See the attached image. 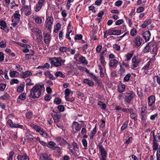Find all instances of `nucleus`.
<instances>
[{
    "instance_id": "1",
    "label": "nucleus",
    "mask_w": 160,
    "mask_h": 160,
    "mask_svg": "<svg viewBox=\"0 0 160 160\" xmlns=\"http://www.w3.org/2000/svg\"><path fill=\"white\" fill-rule=\"evenodd\" d=\"M44 84L37 83L30 91L31 97L33 99L38 98L41 94L43 89H44Z\"/></svg>"
},
{
    "instance_id": "2",
    "label": "nucleus",
    "mask_w": 160,
    "mask_h": 160,
    "mask_svg": "<svg viewBox=\"0 0 160 160\" xmlns=\"http://www.w3.org/2000/svg\"><path fill=\"white\" fill-rule=\"evenodd\" d=\"M31 35L33 38L38 42H41L42 38L41 31L37 28H34L32 29Z\"/></svg>"
},
{
    "instance_id": "3",
    "label": "nucleus",
    "mask_w": 160,
    "mask_h": 160,
    "mask_svg": "<svg viewBox=\"0 0 160 160\" xmlns=\"http://www.w3.org/2000/svg\"><path fill=\"white\" fill-rule=\"evenodd\" d=\"M50 63L55 67L61 66L65 62V60L62 59L61 57H53L49 59Z\"/></svg>"
},
{
    "instance_id": "4",
    "label": "nucleus",
    "mask_w": 160,
    "mask_h": 160,
    "mask_svg": "<svg viewBox=\"0 0 160 160\" xmlns=\"http://www.w3.org/2000/svg\"><path fill=\"white\" fill-rule=\"evenodd\" d=\"M30 126L32 128L35 130L36 132L39 133L40 135L43 137L46 138L48 136V134L45 130L40 127L32 123L30 124Z\"/></svg>"
},
{
    "instance_id": "5",
    "label": "nucleus",
    "mask_w": 160,
    "mask_h": 160,
    "mask_svg": "<svg viewBox=\"0 0 160 160\" xmlns=\"http://www.w3.org/2000/svg\"><path fill=\"white\" fill-rule=\"evenodd\" d=\"M20 16L19 11H15L12 18V23L11 24L12 26L14 27L16 26L17 23H18L20 21Z\"/></svg>"
},
{
    "instance_id": "6",
    "label": "nucleus",
    "mask_w": 160,
    "mask_h": 160,
    "mask_svg": "<svg viewBox=\"0 0 160 160\" xmlns=\"http://www.w3.org/2000/svg\"><path fill=\"white\" fill-rule=\"evenodd\" d=\"M141 62V59L137 56H134L132 59L131 65V68L132 69H135L138 66Z\"/></svg>"
},
{
    "instance_id": "7",
    "label": "nucleus",
    "mask_w": 160,
    "mask_h": 160,
    "mask_svg": "<svg viewBox=\"0 0 160 160\" xmlns=\"http://www.w3.org/2000/svg\"><path fill=\"white\" fill-rule=\"evenodd\" d=\"M148 106L150 107L148 109L150 111H153L155 110L156 108L153 104L155 103L156 99L154 95H151L148 98Z\"/></svg>"
},
{
    "instance_id": "8",
    "label": "nucleus",
    "mask_w": 160,
    "mask_h": 160,
    "mask_svg": "<svg viewBox=\"0 0 160 160\" xmlns=\"http://www.w3.org/2000/svg\"><path fill=\"white\" fill-rule=\"evenodd\" d=\"M147 105H143L141 108L140 116L141 117L142 122L144 123L146 121L147 118Z\"/></svg>"
},
{
    "instance_id": "9",
    "label": "nucleus",
    "mask_w": 160,
    "mask_h": 160,
    "mask_svg": "<svg viewBox=\"0 0 160 160\" xmlns=\"http://www.w3.org/2000/svg\"><path fill=\"white\" fill-rule=\"evenodd\" d=\"M21 11L22 13L25 14L26 16H28L30 15L31 14V6H24L22 7L21 9Z\"/></svg>"
},
{
    "instance_id": "10",
    "label": "nucleus",
    "mask_w": 160,
    "mask_h": 160,
    "mask_svg": "<svg viewBox=\"0 0 160 160\" xmlns=\"http://www.w3.org/2000/svg\"><path fill=\"white\" fill-rule=\"evenodd\" d=\"M142 42V39L139 36H137L134 38L132 44L133 46L138 47L141 45Z\"/></svg>"
},
{
    "instance_id": "11",
    "label": "nucleus",
    "mask_w": 160,
    "mask_h": 160,
    "mask_svg": "<svg viewBox=\"0 0 160 160\" xmlns=\"http://www.w3.org/2000/svg\"><path fill=\"white\" fill-rule=\"evenodd\" d=\"M134 93L132 91H127L125 96V101L128 103H129L134 97Z\"/></svg>"
},
{
    "instance_id": "12",
    "label": "nucleus",
    "mask_w": 160,
    "mask_h": 160,
    "mask_svg": "<svg viewBox=\"0 0 160 160\" xmlns=\"http://www.w3.org/2000/svg\"><path fill=\"white\" fill-rule=\"evenodd\" d=\"M98 149L100 152V154L101 157H106L107 154L106 151L105 150L102 145L99 143L98 145Z\"/></svg>"
},
{
    "instance_id": "13",
    "label": "nucleus",
    "mask_w": 160,
    "mask_h": 160,
    "mask_svg": "<svg viewBox=\"0 0 160 160\" xmlns=\"http://www.w3.org/2000/svg\"><path fill=\"white\" fill-rule=\"evenodd\" d=\"M108 35H119L121 33V31L114 29L113 28H111L106 31Z\"/></svg>"
},
{
    "instance_id": "14",
    "label": "nucleus",
    "mask_w": 160,
    "mask_h": 160,
    "mask_svg": "<svg viewBox=\"0 0 160 160\" xmlns=\"http://www.w3.org/2000/svg\"><path fill=\"white\" fill-rule=\"evenodd\" d=\"M32 133L33 134V133H30L29 130H27V132L25 133V136L26 138L30 141H33L34 139V137L32 135Z\"/></svg>"
},
{
    "instance_id": "15",
    "label": "nucleus",
    "mask_w": 160,
    "mask_h": 160,
    "mask_svg": "<svg viewBox=\"0 0 160 160\" xmlns=\"http://www.w3.org/2000/svg\"><path fill=\"white\" fill-rule=\"evenodd\" d=\"M55 139L56 141L57 142L59 143L60 145H65L67 144H68V145H69L68 144L64 139L61 137L56 138Z\"/></svg>"
},
{
    "instance_id": "16",
    "label": "nucleus",
    "mask_w": 160,
    "mask_h": 160,
    "mask_svg": "<svg viewBox=\"0 0 160 160\" xmlns=\"http://www.w3.org/2000/svg\"><path fill=\"white\" fill-rule=\"evenodd\" d=\"M72 128L76 131H79L81 128V127L78 122L74 121L72 123Z\"/></svg>"
},
{
    "instance_id": "17",
    "label": "nucleus",
    "mask_w": 160,
    "mask_h": 160,
    "mask_svg": "<svg viewBox=\"0 0 160 160\" xmlns=\"http://www.w3.org/2000/svg\"><path fill=\"white\" fill-rule=\"evenodd\" d=\"M9 74L11 78H17L19 76V73L16 71L10 70Z\"/></svg>"
},
{
    "instance_id": "18",
    "label": "nucleus",
    "mask_w": 160,
    "mask_h": 160,
    "mask_svg": "<svg viewBox=\"0 0 160 160\" xmlns=\"http://www.w3.org/2000/svg\"><path fill=\"white\" fill-rule=\"evenodd\" d=\"M130 116L131 118L135 121L137 120V117H138V114L135 112L133 109L132 108H130Z\"/></svg>"
},
{
    "instance_id": "19",
    "label": "nucleus",
    "mask_w": 160,
    "mask_h": 160,
    "mask_svg": "<svg viewBox=\"0 0 160 160\" xmlns=\"http://www.w3.org/2000/svg\"><path fill=\"white\" fill-rule=\"evenodd\" d=\"M48 148H51L52 149L55 150L58 148V146L56 143L52 141H50L48 143Z\"/></svg>"
},
{
    "instance_id": "20",
    "label": "nucleus",
    "mask_w": 160,
    "mask_h": 160,
    "mask_svg": "<svg viewBox=\"0 0 160 160\" xmlns=\"http://www.w3.org/2000/svg\"><path fill=\"white\" fill-rule=\"evenodd\" d=\"M43 2V1H39L35 7V11L36 12H38L41 9Z\"/></svg>"
},
{
    "instance_id": "21",
    "label": "nucleus",
    "mask_w": 160,
    "mask_h": 160,
    "mask_svg": "<svg viewBox=\"0 0 160 160\" xmlns=\"http://www.w3.org/2000/svg\"><path fill=\"white\" fill-rule=\"evenodd\" d=\"M151 36V33L149 31H147L143 33V37L146 41H148L149 40Z\"/></svg>"
},
{
    "instance_id": "22",
    "label": "nucleus",
    "mask_w": 160,
    "mask_h": 160,
    "mask_svg": "<svg viewBox=\"0 0 160 160\" xmlns=\"http://www.w3.org/2000/svg\"><path fill=\"white\" fill-rule=\"evenodd\" d=\"M32 75V72L29 71H27L24 72H22L21 74V76L22 78H26Z\"/></svg>"
},
{
    "instance_id": "23",
    "label": "nucleus",
    "mask_w": 160,
    "mask_h": 160,
    "mask_svg": "<svg viewBox=\"0 0 160 160\" xmlns=\"http://www.w3.org/2000/svg\"><path fill=\"white\" fill-rule=\"evenodd\" d=\"M44 41L47 44H48L51 40V38L50 34L48 33H45L44 36Z\"/></svg>"
},
{
    "instance_id": "24",
    "label": "nucleus",
    "mask_w": 160,
    "mask_h": 160,
    "mask_svg": "<svg viewBox=\"0 0 160 160\" xmlns=\"http://www.w3.org/2000/svg\"><path fill=\"white\" fill-rule=\"evenodd\" d=\"M125 89V85L122 83L119 84L118 87V90L120 93L124 92Z\"/></svg>"
},
{
    "instance_id": "25",
    "label": "nucleus",
    "mask_w": 160,
    "mask_h": 160,
    "mask_svg": "<svg viewBox=\"0 0 160 160\" xmlns=\"http://www.w3.org/2000/svg\"><path fill=\"white\" fill-rule=\"evenodd\" d=\"M118 61L116 59L111 60L109 63V66L110 67H116L117 66Z\"/></svg>"
},
{
    "instance_id": "26",
    "label": "nucleus",
    "mask_w": 160,
    "mask_h": 160,
    "mask_svg": "<svg viewBox=\"0 0 160 160\" xmlns=\"http://www.w3.org/2000/svg\"><path fill=\"white\" fill-rule=\"evenodd\" d=\"M40 160H51L50 158L48 157V154L46 153H42L40 157Z\"/></svg>"
},
{
    "instance_id": "27",
    "label": "nucleus",
    "mask_w": 160,
    "mask_h": 160,
    "mask_svg": "<svg viewBox=\"0 0 160 160\" xmlns=\"http://www.w3.org/2000/svg\"><path fill=\"white\" fill-rule=\"evenodd\" d=\"M17 159L18 160H29L26 154L18 155L17 156Z\"/></svg>"
},
{
    "instance_id": "28",
    "label": "nucleus",
    "mask_w": 160,
    "mask_h": 160,
    "mask_svg": "<svg viewBox=\"0 0 160 160\" xmlns=\"http://www.w3.org/2000/svg\"><path fill=\"white\" fill-rule=\"evenodd\" d=\"M153 140L157 142L160 141V132H158L156 135L153 133Z\"/></svg>"
},
{
    "instance_id": "29",
    "label": "nucleus",
    "mask_w": 160,
    "mask_h": 160,
    "mask_svg": "<svg viewBox=\"0 0 160 160\" xmlns=\"http://www.w3.org/2000/svg\"><path fill=\"white\" fill-rule=\"evenodd\" d=\"M83 82L84 83L87 84L88 85L91 87H92L94 85V83L92 81L87 79H84Z\"/></svg>"
},
{
    "instance_id": "30",
    "label": "nucleus",
    "mask_w": 160,
    "mask_h": 160,
    "mask_svg": "<svg viewBox=\"0 0 160 160\" xmlns=\"http://www.w3.org/2000/svg\"><path fill=\"white\" fill-rule=\"evenodd\" d=\"M61 118V115L59 113H56L54 114L53 118L54 120V122H58Z\"/></svg>"
},
{
    "instance_id": "31",
    "label": "nucleus",
    "mask_w": 160,
    "mask_h": 160,
    "mask_svg": "<svg viewBox=\"0 0 160 160\" xmlns=\"http://www.w3.org/2000/svg\"><path fill=\"white\" fill-rule=\"evenodd\" d=\"M65 98L67 101H69V96L70 94V91L69 89H66L65 91Z\"/></svg>"
},
{
    "instance_id": "32",
    "label": "nucleus",
    "mask_w": 160,
    "mask_h": 160,
    "mask_svg": "<svg viewBox=\"0 0 160 160\" xmlns=\"http://www.w3.org/2000/svg\"><path fill=\"white\" fill-rule=\"evenodd\" d=\"M97 132V129L96 126L93 129L92 131H91L90 134V138L91 139H92L93 138V137L95 136V134Z\"/></svg>"
},
{
    "instance_id": "33",
    "label": "nucleus",
    "mask_w": 160,
    "mask_h": 160,
    "mask_svg": "<svg viewBox=\"0 0 160 160\" xmlns=\"http://www.w3.org/2000/svg\"><path fill=\"white\" fill-rule=\"evenodd\" d=\"M151 20L150 19L145 20L142 25V27L143 28H145L148 25L151 23Z\"/></svg>"
},
{
    "instance_id": "34",
    "label": "nucleus",
    "mask_w": 160,
    "mask_h": 160,
    "mask_svg": "<svg viewBox=\"0 0 160 160\" xmlns=\"http://www.w3.org/2000/svg\"><path fill=\"white\" fill-rule=\"evenodd\" d=\"M33 18L37 23L40 24L42 23V19L41 17L38 16H35Z\"/></svg>"
},
{
    "instance_id": "35",
    "label": "nucleus",
    "mask_w": 160,
    "mask_h": 160,
    "mask_svg": "<svg viewBox=\"0 0 160 160\" xmlns=\"http://www.w3.org/2000/svg\"><path fill=\"white\" fill-rule=\"evenodd\" d=\"M25 85L23 84H21L18 87L17 89V92H21L24 90Z\"/></svg>"
},
{
    "instance_id": "36",
    "label": "nucleus",
    "mask_w": 160,
    "mask_h": 160,
    "mask_svg": "<svg viewBox=\"0 0 160 160\" xmlns=\"http://www.w3.org/2000/svg\"><path fill=\"white\" fill-rule=\"evenodd\" d=\"M78 62H81V63L85 64H88V62L85 57L82 56H81L80 58V60Z\"/></svg>"
},
{
    "instance_id": "37",
    "label": "nucleus",
    "mask_w": 160,
    "mask_h": 160,
    "mask_svg": "<svg viewBox=\"0 0 160 160\" xmlns=\"http://www.w3.org/2000/svg\"><path fill=\"white\" fill-rule=\"evenodd\" d=\"M55 75L56 77H59L60 78H64L65 77V75L60 71H57L55 73Z\"/></svg>"
},
{
    "instance_id": "38",
    "label": "nucleus",
    "mask_w": 160,
    "mask_h": 160,
    "mask_svg": "<svg viewBox=\"0 0 160 160\" xmlns=\"http://www.w3.org/2000/svg\"><path fill=\"white\" fill-rule=\"evenodd\" d=\"M45 75L46 76H48L49 78L52 80H55V78L52 74L49 71H47L45 72Z\"/></svg>"
},
{
    "instance_id": "39",
    "label": "nucleus",
    "mask_w": 160,
    "mask_h": 160,
    "mask_svg": "<svg viewBox=\"0 0 160 160\" xmlns=\"http://www.w3.org/2000/svg\"><path fill=\"white\" fill-rule=\"evenodd\" d=\"M133 55L132 54L130 53H128L126 55L125 57V61H129L132 57Z\"/></svg>"
},
{
    "instance_id": "40",
    "label": "nucleus",
    "mask_w": 160,
    "mask_h": 160,
    "mask_svg": "<svg viewBox=\"0 0 160 160\" xmlns=\"http://www.w3.org/2000/svg\"><path fill=\"white\" fill-rule=\"evenodd\" d=\"M7 123L9 127L12 128H14L15 127V124L10 119H9L8 120Z\"/></svg>"
},
{
    "instance_id": "41",
    "label": "nucleus",
    "mask_w": 160,
    "mask_h": 160,
    "mask_svg": "<svg viewBox=\"0 0 160 160\" xmlns=\"http://www.w3.org/2000/svg\"><path fill=\"white\" fill-rule=\"evenodd\" d=\"M19 82V81L17 79H13L10 81V84L11 85H13L14 84H17Z\"/></svg>"
},
{
    "instance_id": "42",
    "label": "nucleus",
    "mask_w": 160,
    "mask_h": 160,
    "mask_svg": "<svg viewBox=\"0 0 160 160\" xmlns=\"http://www.w3.org/2000/svg\"><path fill=\"white\" fill-rule=\"evenodd\" d=\"M98 105L102 109H105L106 108V105L101 101L98 102Z\"/></svg>"
},
{
    "instance_id": "43",
    "label": "nucleus",
    "mask_w": 160,
    "mask_h": 160,
    "mask_svg": "<svg viewBox=\"0 0 160 160\" xmlns=\"http://www.w3.org/2000/svg\"><path fill=\"white\" fill-rule=\"evenodd\" d=\"M89 75L90 77L93 79L94 80L98 82H99V80H98V78L96 76L94 75L93 73H89Z\"/></svg>"
},
{
    "instance_id": "44",
    "label": "nucleus",
    "mask_w": 160,
    "mask_h": 160,
    "mask_svg": "<svg viewBox=\"0 0 160 160\" xmlns=\"http://www.w3.org/2000/svg\"><path fill=\"white\" fill-rule=\"evenodd\" d=\"M25 82H26V86H27L33 85L34 84V83L31 82V80L30 78L27 79L25 80Z\"/></svg>"
},
{
    "instance_id": "45",
    "label": "nucleus",
    "mask_w": 160,
    "mask_h": 160,
    "mask_svg": "<svg viewBox=\"0 0 160 160\" xmlns=\"http://www.w3.org/2000/svg\"><path fill=\"white\" fill-rule=\"evenodd\" d=\"M157 141L153 140V149L154 150H157L158 148V144Z\"/></svg>"
},
{
    "instance_id": "46",
    "label": "nucleus",
    "mask_w": 160,
    "mask_h": 160,
    "mask_svg": "<svg viewBox=\"0 0 160 160\" xmlns=\"http://www.w3.org/2000/svg\"><path fill=\"white\" fill-rule=\"evenodd\" d=\"M98 67L100 70V76L101 77H103L104 76V73L103 72V71L101 66L100 65H98Z\"/></svg>"
},
{
    "instance_id": "47",
    "label": "nucleus",
    "mask_w": 160,
    "mask_h": 160,
    "mask_svg": "<svg viewBox=\"0 0 160 160\" xmlns=\"http://www.w3.org/2000/svg\"><path fill=\"white\" fill-rule=\"evenodd\" d=\"M59 50L61 52H67L69 51V49L65 47H60Z\"/></svg>"
},
{
    "instance_id": "48",
    "label": "nucleus",
    "mask_w": 160,
    "mask_h": 160,
    "mask_svg": "<svg viewBox=\"0 0 160 160\" xmlns=\"http://www.w3.org/2000/svg\"><path fill=\"white\" fill-rule=\"evenodd\" d=\"M9 95L8 94H6L1 96L0 97V99L3 100H6L9 98Z\"/></svg>"
},
{
    "instance_id": "49",
    "label": "nucleus",
    "mask_w": 160,
    "mask_h": 160,
    "mask_svg": "<svg viewBox=\"0 0 160 160\" xmlns=\"http://www.w3.org/2000/svg\"><path fill=\"white\" fill-rule=\"evenodd\" d=\"M130 33L131 36H134L136 35L137 34V31L135 28H133L131 29Z\"/></svg>"
},
{
    "instance_id": "50",
    "label": "nucleus",
    "mask_w": 160,
    "mask_h": 160,
    "mask_svg": "<svg viewBox=\"0 0 160 160\" xmlns=\"http://www.w3.org/2000/svg\"><path fill=\"white\" fill-rule=\"evenodd\" d=\"M131 76V75L130 73L127 74L124 77L123 80L125 82H127L129 80L130 77Z\"/></svg>"
},
{
    "instance_id": "51",
    "label": "nucleus",
    "mask_w": 160,
    "mask_h": 160,
    "mask_svg": "<svg viewBox=\"0 0 160 160\" xmlns=\"http://www.w3.org/2000/svg\"><path fill=\"white\" fill-rule=\"evenodd\" d=\"M7 86L6 83H1L0 84V90L3 91Z\"/></svg>"
},
{
    "instance_id": "52",
    "label": "nucleus",
    "mask_w": 160,
    "mask_h": 160,
    "mask_svg": "<svg viewBox=\"0 0 160 160\" xmlns=\"http://www.w3.org/2000/svg\"><path fill=\"white\" fill-rule=\"evenodd\" d=\"M52 23L48 22H47V21H45V25L46 27L49 30H50L51 28V27Z\"/></svg>"
},
{
    "instance_id": "53",
    "label": "nucleus",
    "mask_w": 160,
    "mask_h": 160,
    "mask_svg": "<svg viewBox=\"0 0 160 160\" xmlns=\"http://www.w3.org/2000/svg\"><path fill=\"white\" fill-rule=\"evenodd\" d=\"M70 25V23L68 24V27L67 29V32L66 34V37L67 38L69 39V34L70 33V31H69V27Z\"/></svg>"
},
{
    "instance_id": "54",
    "label": "nucleus",
    "mask_w": 160,
    "mask_h": 160,
    "mask_svg": "<svg viewBox=\"0 0 160 160\" xmlns=\"http://www.w3.org/2000/svg\"><path fill=\"white\" fill-rule=\"evenodd\" d=\"M15 68L17 71L21 72L22 71V68L19 64L16 65Z\"/></svg>"
},
{
    "instance_id": "55",
    "label": "nucleus",
    "mask_w": 160,
    "mask_h": 160,
    "mask_svg": "<svg viewBox=\"0 0 160 160\" xmlns=\"http://www.w3.org/2000/svg\"><path fill=\"white\" fill-rule=\"evenodd\" d=\"M32 113L30 112H28L26 113V116L27 119H31L32 118Z\"/></svg>"
},
{
    "instance_id": "56",
    "label": "nucleus",
    "mask_w": 160,
    "mask_h": 160,
    "mask_svg": "<svg viewBox=\"0 0 160 160\" xmlns=\"http://www.w3.org/2000/svg\"><path fill=\"white\" fill-rule=\"evenodd\" d=\"M54 102L56 104H60L61 102V100L59 98H55Z\"/></svg>"
},
{
    "instance_id": "57",
    "label": "nucleus",
    "mask_w": 160,
    "mask_h": 160,
    "mask_svg": "<svg viewBox=\"0 0 160 160\" xmlns=\"http://www.w3.org/2000/svg\"><path fill=\"white\" fill-rule=\"evenodd\" d=\"M81 55L77 53L74 56V59L77 61L78 62L80 60V58L81 57Z\"/></svg>"
},
{
    "instance_id": "58",
    "label": "nucleus",
    "mask_w": 160,
    "mask_h": 160,
    "mask_svg": "<svg viewBox=\"0 0 160 160\" xmlns=\"http://www.w3.org/2000/svg\"><path fill=\"white\" fill-rule=\"evenodd\" d=\"M88 48V45L87 44H84L83 46L82 49L83 52L84 54H86L87 53L86 50Z\"/></svg>"
},
{
    "instance_id": "59",
    "label": "nucleus",
    "mask_w": 160,
    "mask_h": 160,
    "mask_svg": "<svg viewBox=\"0 0 160 160\" xmlns=\"http://www.w3.org/2000/svg\"><path fill=\"white\" fill-rule=\"evenodd\" d=\"M128 122H124L122 126L121 129L122 131H123L127 127Z\"/></svg>"
},
{
    "instance_id": "60",
    "label": "nucleus",
    "mask_w": 160,
    "mask_h": 160,
    "mask_svg": "<svg viewBox=\"0 0 160 160\" xmlns=\"http://www.w3.org/2000/svg\"><path fill=\"white\" fill-rule=\"evenodd\" d=\"M18 98L20 99L24 100L26 98V95L24 93H22L18 97Z\"/></svg>"
},
{
    "instance_id": "61",
    "label": "nucleus",
    "mask_w": 160,
    "mask_h": 160,
    "mask_svg": "<svg viewBox=\"0 0 160 160\" xmlns=\"http://www.w3.org/2000/svg\"><path fill=\"white\" fill-rule=\"evenodd\" d=\"M113 48L117 51H119L120 49V47L117 44H114L113 45Z\"/></svg>"
},
{
    "instance_id": "62",
    "label": "nucleus",
    "mask_w": 160,
    "mask_h": 160,
    "mask_svg": "<svg viewBox=\"0 0 160 160\" xmlns=\"http://www.w3.org/2000/svg\"><path fill=\"white\" fill-rule=\"evenodd\" d=\"M0 25L3 28H6L7 26L6 22L3 21H0Z\"/></svg>"
},
{
    "instance_id": "63",
    "label": "nucleus",
    "mask_w": 160,
    "mask_h": 160,
    "mask_svg": "<svg viewBox=\"0 0 160 160\" xmlns=\"http://www.w3.org/2000/svg\"><path fill=\"white\" fill-rule=\"evenodd\" d=\"M149 45H147L143 49V52H149Z\"/></svg>"
},
{
    "instance_id": "64",
    "label": "nucleus",
    "mask_w": 160,
    "mask_h": 160,
    "mask_svg": "<svg viewBox=\"0 0 160 160\" xmlns=\"http://www.w3.org/2000/svg\"><path fill=\"white\" fill-rule=\"evenodd\" d=\"M14 154V152L12 151L10 152L8 160H12V157Z\"/></svg>"
}]
</instances>
